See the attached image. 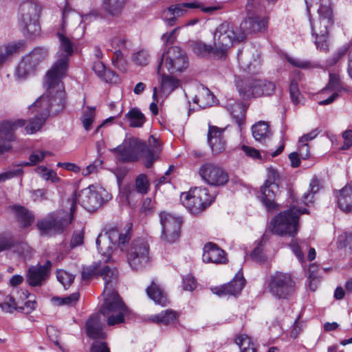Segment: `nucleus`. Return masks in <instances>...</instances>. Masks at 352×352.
<instances>
[{"mask_svg": "<svg viewBox=\"0 0 352 352\" xmlns=\"http://www.w3.org/2000/svg\"><path fill=\"white\" fill-rule=\"evenodd\" d=\"M161 151V144L153 135L149 137L146 144L140 139L127 135L121 144L110 149L117 159L123 163L136 162L143 155L146 168L152 166L159 158Z\"/></svg>", "mask_w": 352, "mask_h": 352, "instance_id": "obj_1", "label": "nucleus"}, {"mask_svg": "<svg viewBox=\"0 0 352 352\" xmlns=\"http://www.w3.org/2000/svg\"><path fill=\"white\" fill-rule=\"evenodd\" d=\"M48 80V73L45 78L46 92L40 96L29 109L41 117L48 118L50 113L56 114L65 107V94L62 78L53 76Z\"/></svg>", "mask_w": 352, "mask_h": 352, "instance_id": "obj_2", "label": "nucleus"}, {"mask_svg": "<svg viewBox=\"0 0 352 352\" xmlns=\"http://www.w3.org/2000/svg\"><path fill=\"white\" fill-rule=\"evenodd\" d=\"M110 199L111 195L105 189L91 185L81 190L78 193L74 192L72 199L68 200L69 209L72 213H74L76 203H78L88 211H94Z\"/></svg>", "mask_w": 352, "mask_h": 352, "instance_id": "obj_3", "label": "nucleus"}, {"mask_svg": "<svg viewBox=\"0 0 352 352\" xmlns=\"http://www.w3.org/2000/svg\"><path fill=\"white\" fill-rule=\"evenodd\" d=\"M245 40L240 26L224 21L221 23L214 33V56L222 58L227 54L228 50L234 43H240Z\"/></svg>", "mask_w": 352, "mask_h": 352, "instance_id": "obj_4", "label": "nucleus"}, {"mask_svg": "<svg viewBox=\"0 0 352 352\" xmlns=\"http://www.w3.org/2000/svg\"><path fill=\"white\" fill-rule=\"evenodd\" d=\"M307 213L308 210L306 208L300 209L295 206L283 212H280L272 221V232L280 236L296 234L298 231L299 215Z\"/></svg>", "mask_w": 352, "mask_h": 352, "instance_id": "obj_5", "label": "nucleus"}, {"mask_svg": "<svg viewBox=\"0 0 352 352\" xmlns=\"http://www.w3.org/2000/svg\"><path fill=\"white\" fill-rule=\"evenodd\" d=\"M104 302L100 308V314L107 318L109 326L125 322L129 309L118 294L103 296Z\"/></svg>", "mask_w": 352, "mask_h": 352, "instance_id": "obj_6", "label": "nucleus"}, {"mask_svg": "<svg viewBox=\"0 0 352 352\" xmlns=\"http://www.w3.org/2000/svg\"><path fill=\"white\" fill-rule=\"evenodd\" d=\"M59 38L58 51L56 54V60L47 71L48 80H52L53 76L63 78L69 67V58L74 53V43L62 32H58Z\"/></svg>", "mask_w": 352, "mask_h": 352, "instance_id": "obj_7", "label": "nucleus"}, {"mask_svg": "<svg viewBox=\"0 0 352 352\" xmlns=\"http://www.w3.org/2000/svg\"><path fill=\"white\" fill-rule=\"evenodd\" d=\"M307 4V12L314 3H320L318 8V19L311 21L310 20L312 35L319 36H328L329 29L334 23L333 14L331 8V0H305Z\"/></svg>", "mask_w": 352, "mask_h": 352, "instance_id": "obj_8", "label": "nucleus"}, {"mask_svg": "<svg viewBox=\"0 0 352 352\" xmlns=\"http://www.w3.org/2000/svg\"><path fill=\"white\" fill-rule=\"evenodd\" d=\"M74 213L58 210L48 214L45 219L37 222V227L42 235L54 236L62 234L72 223Z\"/></svg>", "mask_w": 352, "mask_h": 352, "instance_id": "obj_9", "label": "nucleus"}, {"mask_svg": "<svg viewBox=\"0 0 352 352\" xmlns=\"http://www.w3.org/2000/svg\"><path fill=\"white\" fill-rule=\"evenodd\" d=\"M129 230L126 231L125 233L112 231L110 232L109 237L100 234L96 240V244L98 251L104 256V261L108 263L116 261V255L118 254L116 251H113L112 247L109 245V241H111L113 245L117 243L120 252H122L125 244L129 242Z\"/></svg>", "mask_w": 352, "mask_h": 352, "instance_id": "obj_10", "label": "nucleus"}, {"mask_svg": "<svg viewBox=\"0 0 352 352\" xmlns=\"http://www.w3.org/2000/svg\"><path fill=\"white\" fill-rule=\"evenodd\" d=\"M214 197L210 195L206 188H195L189 192H183L181 200L183 205L194 214L204 211L214 201Z\"/></svg>", "mask_w": 352, "mask_h": 352, "instance_id": "obj_11", "label": "nucleus"}, {"mask_svg": "<svg viewBox=\"0 0 352 352\" xmlns=\"http://www.w3.org/2000/svg\"><path fill=\"white\" fill-rule=\"evenodd\" d=\"M150 249L147 241L144 238L135 239L130 244L127 252V261L130 267L138 270L150 262Z\"/></svg>", "mask_w": 352, "mask_h": 352, "instance_id": "obj_12", "label": "nucleus"}, {"mask_svg": "<svg viewBox=\"0 0 352 352\" xmlns=\"http://www.w3.org/2000/svg\"><path fill=\"white\" fill-rule=\"evenodd\" d=\"M194 8H200L205 13H212L220 10L221 6L218 5L204 7L201 3L197 1L172 4L163 11L162 17L168 26H173L179 17L183 16L188 12V9Z\"/></svg>", "mask_w": 352, "mask_h": 352, "instance_id": "obj_13", "label": "nucleus"}, {"mask_svg": "<svg viewBox=\"0 0 352 352\" xmlns=\"http://www.w3.org/2000/svg\"><path fill=\"white\" fill-rule=\"evenodd\" d=\"M40 12V6L32 1L24 2L20 6L21 24L23 29L31 36L40 32L38 21Z\"/></svg>", "mask_w": 352, "mask_h": 352, "instance_id": "obj_14", "label": "nucleus"}, {"mask_svg": "<svg viewBox=\"0 0 352 352\" xmlns=\"http://www.w3.org/2000/svg\"><path fill=\"white\" fill-rule=\"evenodd\" d=\"M296 283L290 274L276 272L270 276L268 288L272 295L286 298L295 290Z\"/></svg>", "mask_w": 352, "mask_h": 352, "instance_id": "obj_15", "label": "nucleus"}, {"mask_svg": "<svg viewBox=\"0 0 352 352\" xmlns=\"http://www.w3.org/2000/svg\"><path fill=\"white\" fill-rule=\"evenodd\" d=\"M163 58L164 69L170 74L182 72L188 67V60L186 53L177 46H171L164 52L160 59Z\"/></svg>", "mask_w": 352, "mask_h": 352, "instance_id": "obj_16", "label": "nucleus"}, {"mask_svg": "<svg viewBox=\"0 0 352 352\" xmlns=\"http://www.w3.org/2000/svg\"><path fill=\"white\" fill-rule=\"evenodd\" d=\"M160 221L162 226L161 239L168 243H175L180 235L182 219L171 213L161 212Z\"/></svg>", "mask_w": 352, "mask_h": 352, "instance_id": "obj_17", "label": "nucleus"}, {"mask_svg": "<svg viewBox=\"0 0 352 352\" xmlns=\"http://www.w3.org/2000/svg\"><path fill=\"white\" fill-rule=\"evenodd\" d=\"M199 174L201 179L208 185L221 186L226 184L229 180L228 174L220 166L206 163L201 166Z\"/></svg>", "mask_w": 352, "mask_h": 352, "instance_id": "obj_18", "label": "nucleus"}, {"mask_svg": "<svg viewBox=\"0 0 352 352\" xmlns=\"http://www.w3.org/2000/svg\"><path fill=\"white\" fill-rule=\"evenodd\" d=\"M277 178L278 174L276 171L273 168H268L267 179L261 188L262 201L268 210L276 209L274 188H278L275 184Z\"/></svg>", "mask_w": 352, "mask_h": 352, "instance_id": "obj_19", "label": "nucleus"}, {"mask_svg": "<svg viewBox=\"0 0 352 352\" xmlns=\"http://www.w3.org/2000/svg\"><path fill=\"white\" fill-rule=\"evenodd\" d=\"M275 89L276 86L272 82L254 80L249 84L247 90L239 89V91L240 95L243 98H249L250 96L261 97L272 95Z\"/></svg>", "mask_w": 352, "mask_h": 352, "instance_id": "obj_20", "label": "nucleus"}, {"mask_svg": "<svg viewBox=\"0 0 352 352\" xmlns=\"http://www.w3.org/2000/svg\"><path fill=\"white\" fill-rule=\"evenodd\" d=\"M268 18L263 14L247 16L240 24L244 38L250 34L263 32L267 30Z\"/></svg>", "mask_w": 352, "mask_h": 352, "instance_id": "obj_21", "label": "nucleus"}, {"mask_svg": "<svg viewBox=\"0 0 352 352\" xmlns=\"http://www.w3.org/2000/svg\"><path fill=\"white\" fill-rule=\"evenodd\" d=\"M163 58L164 56L158 62L157 72L160 76V93L167 96L179 86V80L166 74L163 64Z\"/></svg>", "mask_w": 352, "mask_h": 352, "instance_id": "obj_22", "label": "nucleus"}, {"mask_svg": "<svg viewBox=\"0 0 352 352\" xmlns=\"http://www.w3.org/2000/svg\"><path fill=\"white\" fill-rule=\"evenodd\" d=\"M99 276L104 281L103 296L118 294L116 291L118 282V272L116 268L104 266L99 271Z\"/></svg>", "mask_w": 352, "mask_h": 352, "instance_id": "obj_23", "label": "nucleus"}, {"mask_svg": "<svg viewBox=\"0 0 352 352\" xmlns=\"http://www.w3.org/2000/svg\"><path fill=\"white\" fill-rule=\"evenodd\" d=\"M26 120L18 119L16 120H5L0 122V139L1 141L10 144L16 140L14 134L16 130L25 126Z\"/></svg>", "mask_w": 352, "mask_h": 352, "instance_id": "obj_24", "label": "nucleus"}, {"mask_svg": "<svg viewBox=\"0 0 352 352\" xmlns=\"http://www.w3.org/2000/svg\"><path fill=\"white\" fill-rule=\"evenodd\" d=\"M226 128L209 126L208 141L214 154H219L226 149L223 133Z\"/></svg>", "mask_w": 352, "mask_h": 352, "instance_id": "obj_25", "label": "nucleus"}, {"mask_svg": "<svg viewBox=\"0 0 352 352\" xmlns=\"http://www.w3.org/2000/svg\"><path fill=\"white\" fill-rule=\"evenodd\" d=\"M104 327L100 314H93L86 322V333L90 338L103 340L106 338Z\"/></svg>", "mask_w": 352, "mask_h": 352, "instance_id": "obj_26", "label": "nucleus"}, {"mask_svg": "<svg viewBox=\"0 0 352 352\" xmlns=\"http://www.w3.org/2000/svg\"><path fill=\"white\" fill-rule=\"evenodd\" d=\"M202 258L205 263L216 264L226 263L228 261L224 250L213 243H208L205 245Z\"/></svg>", "mask_w": 352, "mask_h": 352, "instance_id": "obj_27", "label": "nucleus"}, {"mask_svg": "<svg viewBox=\"0 0 352 352\" xmlns=\"http://www.w3.org/2000/svg\"><path fill=\"white\" fill-rule=\"evenodd\" d=\"M245 285V279L241 273L238 272L234 278L228 284L219 288H214L213 292L218 296L232 295L240 294Z\"/></svg>", "mask_w": 352, "mask_h": 352, "instance_id": "obj_28", "label": "nucleus"}, {"mask_svg": "<svg viewBox=\"0 0 352 352\" xmlns=\"http://www.w3.org/2000/svg\"><path fill=\"white\" fill-rule=\"evenodd\" d=\"M226 108L241 130L243 125L245 124L246 107L241 103L237 102L233 99H230L227 101Z\"/></svg>", "mask_w": 352, "mask_h": 352, "instance_id": "obj_29", "label": "nucleus"}, {"mask_svg": "<svg viewBox=\"0 0 352 352\" xmlns=\"http://www.w3.org/2000/svg\"><path fill=\"white\" fill-rule=\"evenodd\" d=\"M47 267L31 266L27 274V282L31 286H39L47 278Z\"/></svg>", "mask_w": 352, "mask_h": 352, "instance_id": "obj_30", "label": "nucleus"}, {"mask_svg": "<svg viewBox=\"0 0 352 352\" xmlns=\"http://www.w3.org/2000/svg\"><path fill=\"white\" fill-rule=\"evenodd\" d=\"M339 208L345 212L352 209V187L346 186L340 191L338 198Z\"/></svg>", "mask_w": 352, "mask_h": 352, "instance_id": "obj_31", "label": "nucleus"}, {"mask_svg": "<svg viewBox=\"0 0 352 352\" xmlns=\"http://www.w3.org/2000/svg\"><path fill=\"white\" fill-rule=\"evenodd\" d=\"M214 98L213 94L208 88H202L195 96L193 102L197 104L200 108L206 109L214 103Z\"/></svg>", "mask_w": 352, "mask_h": 352, "instance_id": "obj_32", "label": "nucleus"}, {"mask_svg": "<svg viewBox=\"0 0 352 352\" xmlns=\"http://www.w3.org/2000/svg\"><path fill=\"white\" fill-rule=\"evenodd\" d=\"M36 69V68L32 65L29 59L23 56L16 69L15 76L18 79L23 80L32 74Z\"/></svg>", "mask_w": 352, "mask_h": 352, "instance_id": "obj_33", "label": "nucleus"}, {"mask_svg": "<svg viewBox=\"0 0 352 352\" xmlns=\"http://www.w3.org/2000/svg\"><path fill=\"white\" fill-rule=\"evenodd\" d=\"M12 209L23 227L29 226L34 221V216L25 208L14 205L12 207Z\"/></svg>", "mask_w": 352, "mask_h": 352, "instance_id": "obj_34", "label": "nucleus"}, {"mask_svg": "<svg viewBox=\"0 0 352 352\" xmlns=\"http://www.w3.org/2000/svg\"><path fill=\"white\" fill-rule=\"evenodd\" d=\"M47 56L48 50L45 47H41L34 48L28 55L25 56L36 68L39 64L43 63Z\"/></svg>", "mask_w": 352, "mask_h": 352, "instance_id": "obj_35", "label": "nucleus"}, {"mask_svg": "<svg viewBox=\"0 0 352 352\" xmlns=\"http://www.w3.org/2000/svg\"><path fill=\"white\" fill-rule=\"evenodd\" d=\"M23 47L21 43L0 46V67Z\"/></svg>", "mask_w": 352, "mask_h": 352, "instance_id": "obj_36", "label": "nucleus"}, {"mask_svg": "<svg viewBox=\"0 0 352 352\" xmlns=\"http://www.w3.org/2000/svg\"><path fill=\"white\" fill-rule=\"evenodd\" d=\"M147 295L156 303L165 305L167 302V298L162 289L154 281L146 289Z\"/></svg>", "mask_w": 352, "mask_h": 352, "instance_id": "obj_37", "label": "nucleus"}, {"mask_svg": "<svg viewBox=\"0 0 352 352\" xmlns=\"http://www.w3.org/2000/svg\"><path fill=\"white\" fill-rule=\"evenodd\" d=\"M252 135L256 141H262L271 135L267 122L260 121L252 126Z\"/></svg>", "mask_w": 352, "mask_h": 352, "instance_id": "obj_38", "label": "nucleus"}, {"mask_svg": "<svg viewBox=\"0 0 352 352\" xmlns=\"http://www.w3.org/2000/svg\"><path fill=\"white\" fill-rule=\"evenodd\" d=\"M177 314L175 311L170 309H167L164 311L152 316L151 320L154 322L163 324H170L177 320Z\"/></svg>", "mask_w": 352, "mask_h": 352, "instance_id": "obj_39", "label": "nucleus"}, {"mask_svg": "<svg viewBox=\"0 0 352 352\" xmlns=\"http://www.w3.org/2000/svg\"><path fill=\"white\" fill-rule=\"evenodd\" d=\"M327 90H330L331 91L342 92V91H347L348 89L344 86L343 82L340 80V76L336 74H329V79L326 87L322 90V91H325Z\"/></svg>", "mask_w": 352, "mask_h": 352, "instance_id": "obj_40", "label": "nucleus"}, {"mask_svg": "<svg viewBox=\"0 0 352 352\" xmlns=\"http://www.w3.org/2000/svg\"><path fill=\"white\" fill-rule=\"evenodd\" d=\"M125 118L129 122L131 127H141L146 120L144 114L137 108L131 109L125 115Z\"/></svg>", "mask_w": 352, "mask_h": 352, "instance_id": "obj_41", "label": "nucleus"}, {"mask_svg": "<svg viewBox=\"0 0 352 352\" xmlns=\"http://www.w3.org/2000/svg\"><path fill=\"white\" fill-rule=\"evenodd\" d=\"M126 0H104L103 9L109 14L118 15L122 12Z\"/></svg>", "mask_w": 352, "mask_h": 352, "instance_id": "obj_42", "label": "nucleus"}, {"mask_svg": "<svg viewBox=\"0 0 352 352\" xmlns=\"http://www.w3.org/2000/svg\"><path fill=\"white\" fill-rule=\"evenodd\" d=\"M320 189V181L316 178L312 179L309 184V190L304 194L302 198V201L306 205H308L309 203H312L314 194L317 193Z\"/></svg>", "mask_w": 352, "mask_h": 352, "instance_id": "obj_43", "label": "nucleus"}, {"mask_svg": "<svg viewBox=\"0 0 352 352\" xmlns=\"http://www.w3.org/2000/svg\"><path fill=\"white\" fill-rule=\"evenodd\" d=\"M247 16L263 14L264 8L259 0H248L245 5Z\"/></svg>", "mask_w": 352, "mask_h": 352, "instance_id": "obj_44", "label": "nucleus"}, {"mask_svg": "<svg viewBox=\"0 0 352 352\" xmlns=\"http://www.w3.org/2000/svg\"><path fill=\"white\" fill-rule=\"evenodd\" d=\"M236 343L242 352H256V348L247 335H240L236 338Z\"/></svg>", "mask_w": 352, "mask_h": 352, "instance_id": "obj_45", "label": "nucleus"}, {"mask_svg": "<svg viewBox=\"0 0 352 352\" xmlns=\"http://www.w3.org/2000/svg\"><path fill=\"white\" fill-rule=\"evenodd\" d=\"M79 296V294L75 292L64 298L53 297L52 300L56 305L74 306L78 302Z\"/></svg>", "mask_w": 352, "mask_h": 352, "instance_id": "obj_46", "label": "nucleus"}, {"mask_svg": "<svg viewBox=\"0 0 352 352\" xmlns=\"http://www.w3.org/2000/svg\"><path fill=\"white\" fill-rule=\"evenodd\" d=\"M47 118L41 117L36 114V116L32 119L28 125L25 128L27 133L32 134L41 129L43 125L45 124Z\"/></svg>", "mask_w": 352, "mask_h": 352, "instance_id": "obj_47", "label": "nucleus"}, {"mask_svg": "<svg viewBox=\"0 0 352 352\" xmlns=\"http://www.w3.org/2000/svg\"><path fill=\"white\" fill-rule=\"evenodd\" d=\"M289 94L291 100L295 105H297L302 102L303 96L298 89V82L295 79H292L291 80L289 85Z\"/></svg>", "mask_w": 352, "mask_h": 352, "instance_id": "obj_48", "label": "nucleus"}, {"mask_svg": "<svg viewBox=\"0 0 352 352\" xmlns=\"http://www.w3.org/2000/svg\"><path fill=\"white\" fill-rule=\"evenodd\" d=\"M36 172L45 180H50L54 183L59 181V178L55 171L48 169L43 166H38L36 168Z\"/></svg>", "mask_w": 352, "mask_h": 352, "instance_id": "obj_49", "label": "nucleus"}, {"mask_svg": "<svg viewBox=\"0 0 352 352\" xmlns=\"http://www.w3.org/2000/svg\"><path fill=\"white\" fill-rule=\"evenodd\" d=\"M95 118V108L88 107L84 111L81 120L86 131H89Z\"/></svg>", "mask_w": 352, "mask_h": 352, "instance_id": "obj_50", "label": "nucleus"}, {"mask_svg": "<svg viewBox=\"0 0 352 352\" xmlns=\"http://www.w3.org/2000/svg\"><path fill=\"white\" fill-rule=\"evenodd\" d=\"M135 190L140 194L147 193L149 188V182L147 176L144 174L139 175L135 179Z\"/></svg>", "mask_w": 352, "mask_h": 352, "instance_id": "obj_51", "label": "nucleus"}, {"mask_svg": "<svg viewBox=\"0 0 352 352\" xmlns=\"http://www.w3.org/2000/svg\"><path fill=\"white\" fill-rule=\"evenodd\" d=\"M214 45H208L201 42H196L192 45L193 52L199 56H205L212 54L214 55Z\"/></svg>", "mask_w": 352, "mask_h": 352, "instance_id": "obj_52", "label": "nucleus"}, {"mask_svg": "<svg viewBox=\"0 0 352 352\" xmlns=\"http://www.w3.org/2000/svg\"><path fill=\"white\" fill-rule=\"evenodd\" d=\"M57 279L65 288L69 287L74 280V276L69 272L60 270L57 272Z\"/></svg>", "mask_w": 352, "mask_h": 352, "instance_id": "obj_53", "label": "nucleus"}, {"mask_svg": "<svg viewBox=\"0 0 352 352\" xmlns=\"http://www.w3.org/2000/svg\"><path fill=\"white\" fill-rule=\"evenodd\" d=\"M99 271L96 264L84 267L82 272V278L83 280L88 281L93 277L99 276Z\"/></svg>", "mask_w": 352, "mask_h": 352, "instance_id": "obj_54", "label": "nucleus"}, {"mask_svg": "<svg viewBox=\"0 0 352 352\" xmlns=\"http://www.w3.org/2000/svg\"><path fill=\"white\" fill-rule=\"evenodd\" d=\"M132 60L136 65L144 66L148 63V54L144 50H140L133 54Z\"/></svg>", "mask_w": 352, "mask_h": 352, "instance_id": "obj_55", "label": "nucleus"}, {"mask_svg": "<svg viewBox=\"0 0 352 352\" xmlns=\"http://www.w3.org/2000/svg\"><path fill=\"white\" fill-rule=\"evenodd\" d=\"M113 65L120 70L124 72L126 70V61L120 50H116L112 57Z\"/></svg>", "mask_w": 352, "mask_h": 352, "instance_id": "obj_56", "label": "nucleus"}, {"mask_svg": "<svg viewBox=\"0 0 352 352\" xmlns=\"http://www.w3.org/2000/svg\"><path fill=\"white\" fill-rule=\"evenodd\" d=\"M84 242V230L83 229L75 230L73 232L71 241L70 248H75L77 246L81 245Z\"/></svg>", "mask_w": 352, "mask_h": 352, "instance_id": "obj_57", "label": "nucleus"}, {"mask_svg": "<svg viewBox=\"0 0 352 352\" xmlns=\"http://www.w3.org/2000/svg\"><path fill=\"white\" fill-rule=\"evenodd\" d=\"M14 243L11 236L8 234L0 235V252L9 250L13 247Z\"/></svg>", "mask_w": 352, "mask_h": 352, "instance_id": "obj_58", "label": "nucleus"}, {"mask_svg": "<svg viewBox=\"0 0 352 352\" xmlns=\"http://www.w3.org/2000/svg\"><path fill=\"white\" fill-rule=\"evenodd\" d=\"M340 248L349 247L352 250V232H344L340 235L338 239Z\"/></svg>", "mask_w": 352, "mask_h": 352, "instance_id": "obj_59", "label": "nucleus"}, {"mask_svg": "<svg viewBox=\"0 0 352 352\" xmlns=\"http://www.w3.org/2000/svg\"><path fill=\"white\" fill-rule=\"evenodd\" d=\"M347 50L348 47L346 46H343L338 49V50L332 57L327 59V65L331 67L336 65L339 61V60L346 54Z\"/></svg>", "mask_w": 352, "mask_h": 352, "instance_id": "obj_60", "label": "nucleus"}, {"mask_svg": "<svg viewBox=\"0 0 352 352\" xmlns=\"http://www.w3.org/2000/svg\"><path fill=\"white\" fill-rule=\"evenodd\" d=\"M316 38L315 44L318 50L321 52H327L329 50L328 36H319L314 35Z\"/></svg>", "mask_w": 352, "mask_h": 352, "instance_id": "obj_61", "label": "nucleus"}, {"mask_svg": "<svg viewBox=\"0 0 352 352\" xmlns=\"http://www.w3.org/2000/svg\"><path fill=\"white\" fill-rule=\"evenodd\" d=\"M23 173V170L20 168H15L14 170H9L6 172L0 173V183L3 182L8 179L17 177Z\"/></svg>", "mask_w": 352, "mask_h": 352, "instance_id": "obj_62", "label": "nucleus"}, {"mask_svg": "<svg viewBox=\"0 0 352 352\" xmlns=\"http://www.w3.org/2000/svg\"><path fill=\"white\" fill-rule=\"evenodd\" d=\"M179 29V27L175 28L169 33H165L162 36V40L166 45L175 43L177 38V32Z\"/></svg>", "mask_w": 352, "mask_h": 352, "instance_id": "obj_63", "label": "nucleus"}, {"mask_svg": "<svg viewBox=\"0 0 352 352\" xmlns=\"http://www.w3.org/2000/svg\"><path fill=\"white\" fill-rule=\"evenodd\" d=\"M47 153H48V152L45 151L32 153L29 157L30 162H26L25 164L28 166L36 164L37 163L41 162L44 159Z\"/></svg>", "mask_w": 352, "mask_h": 352, "instance_id": "obj_64", "label": "nucleus"}]
</instances>
